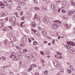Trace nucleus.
I'll return each instance as SVG.
<instances>
[{
	"label": "nucleus",
	"mask_w": 75,
	"mask_h": 75,
	"mask_svg": "<svg viewBox=\"0 0 75 75\" xmlns=\"http://www.w3.org/2000/svg\"><path fill=\"white\" fill-rule=\"evenodd\" d=\"M35 25H36V23H35V22H33L32 23V26L33 27H35Z\"/></svg>",
	"instance_id": "obj_12"
},
{
	"label": "nucleus",
	"mask_w": 75,
	"mask_h": 75,
	"mask_svg": "<svg viewBox=\"0 0 75 75\" xmlns=\"http://www.w3.org/2000/svg\"><path fill=\"white\" fill-rule=\"evenodd\" d=\"M9 21H11L12 23V25L13 26H15L16 24H17V23L16 21V20H13V19L11 18H10L9 19Z\"/></svg>",
	"instance_id": "obj_3"
},
{
	"label": "nucleus",
	"mask_w": 75,
	"mask_h": 75,
	"mask_svg": "<svg viewBox=\"0 0 75 75\" xmlns=\"http://www.w3.org/2000/svg\"><path fill=\"white\" fill-rule=\"evenodd\" d=\"M35 9L36 10H40V8L37 7L35 8Z\"/></svg>",
	"instance_id": "obj_23"
},
{
	"label": "nucleus",
	"mask_w": 75,
	"mask_h": 75,
	"mask_svg": "<svg viewBox=\"0 0 75 75\" xmlns=\"http://www.w3.org/2000/svg\"><path fill=\"white\" fill-rule=\"evenodd\" d=\"M7 36L8 37H11L10 38V39L11 41H16V37L12 35L11 32L8 33Z\"/></svg>",
	"instance_id": "obj_1"
},
{
	"label": "nucleus",
	"mask_w": 75,
	"mask_h": 75,
	"mask_svg": "<svg viewBox=\"0 0 75 75\" xmlns=\"http://www.w3.org/2000/svg\"><path fill=\"white\" fill-rule=\"evenodd\" d=\"M57 4H60V3H61V2L59 1H57Z\"/></svg>",
	"instance_id": "obj_51"
},
{
	"label": "nucleus",
	"mask_w": 75,
	"mask_h": 75,
	"mask_svg": "<svg viewBox=\"0 0 75 75\" xmlns=\"http://www.w3.org/2000/svg\"><path fill=\"white\" fill-rule=\"evenodd\" d=\"M55 6H54V4H52L51 5V7H52V9L54 8Z\"/></svg>",
	"instance_id": "obj_30"
},
{
	"label": "nucleus",
	"mask_w": 75,
	"mask_h": 75,
	"mask_svg": "<svg viewBox=\"0 0 75 75\" xmlns=\"http://www.w3.org/2000/svg\"><path fill=\"white\" fill-rule=\"evenodd\" d=\"M52 8V9L53 10H54V11H56V10H57V8L55 7V6L54 7V8Z\"/></svg>",
	"instance_id": "obj_33"
},
{
	"label": "nucleus",
	"mask_w": 75,
	"mask_h": 75,
	"mask_svg": "<svg viewBox=\"0 0 75 75\" xmlns=\"http://www.w3.org/2000/svg\"><path fill=\"white\" fill-rule=\"evenodd\" d=\"M0 59H3V60H6V57L2 56L0 58Z\"/></svg>",
	"instance_id": "obj_18"
},
{
	"label": "nucleus",
	"mask_w": 75,
	"mask_h": 75,
	"mask_svg": "<svg viewBox=\"0 0 75 75\" xmlns=\"http://www.w3.org/2000/svg\"><path fill=\"white\" fill-rule=\"evenodd\" d=\"M25 32H26V33H28L29 30H28L26 29V30H25Z\"/></svg>",
	"instance_id": "obj_43"
},
{
	"label": "nucleus",
	"mask_w": 75,
	"mask_h": 75,
	"mask_svg": "<svg viewBox=\"0 0 75 75\" xmlns=\"http://www.w3.org/2000/svg\"><path fill=\"white\" fill-rule=\"evenodd\" d=\"M13 58L14 61H19V60H20V57H19V56H16L14 57Z\"/></svg>",
	"instance_id": "obj_5"
},
{
	"label": "nucleus",
	"mask_w": 75,
	"mask_h": 75,
	"mask_svg": "<svg viewBox=\"0 0 75 75\" xmlns=\"http://www.w3.org/2000/svg\"><path fill=\"white\" fill-rule=\"evenodd\" d=\"M16 48H17L18 50H20V49H21V48H20V47L18 46H16Z\"/></svg>",
	"instance_id": "obj_39"
},
{
	"label": "nucleus",
	"mask_w": 75,
	"mask_h": 75,
	"mask_svg": "<svg viewBox=\"0 0 75 75\" xmlns=\"http://www.w3.org/2000/svg\"><path fill=\"white\" fill-rule=\"evenodd\" d=\"M68 45H75V44L74 42H67Z\"/></svg>",
	"instance_id": "obj_6"
},
{
	"label": "nucleus",
	"mask_w": 75,
	"mask_h": 75,
	"mask_svg": "<svg viewBox=\"0 0 75 75\" xmlns=\"http://www.w3.org/2000/svg\"><path fill=\"white\" fill-rule=\"evenodd\" d=\"M41 9L43 11H45L47 10V8H45L44 6L41 7Z\"/></svg>",
	"instance_id": "obj_11"
},
{
	"label": "nucleus",
	"mask_w": 75,
	"mask_h": 75,
	"mask_svg": "<svg viewBox=\"0 0 75 75\" xmlns=\"http://www.w3.org/2000/svg\"><path fill=\"white\" fill-rule=\"evenodd\" d=\"M24 19H25L24 17H22L21 18V20H24Z\"/></svg>",
	"instance_id": "obj_45"
},
{
	"label": "nucleus",
	"mask_w": 75,
	"mask_h": 75,
	"mask_svg": "<svg viewBox=\"0 0 75 75\" xmlns=\"http://www.w3.org/2000/svg\"><path fill=\"white\" fill-rule=\"evenodd\" d=\"M53 64L55 67H57V66H58V63L57 62V63H55V62H54Z\"/></svg>",
	"instance_id": "obj_26"
},
{
	"label": "nucleus",
	"mask_w": 75,
	"mask_h": 75,
	"mask_svg": "<svg viewBox=\"0 0 75 75\" xmlns=\"http://www.w3.org/2000/svg\"><path fill=\"white\" fill-rule=\"evenodd\" d=\"M27 49H24V50H23V52L24 53L27 52Z\"/></svg>",
	"instance_id": "obj_28"
},
{
	"label": "nucleus",
	"mask_w": 75,
	"mask_h": 75,
	"mask_svg": "<svg viewBox=\"0 0 75 75\" xmlns=\"http://www.w3.org/2000/svg\"><path fill=\"white\" fill-rule=\"evenodd\" d=\"M32 61H35V57H33V56H32Z\"/></svg>",
	"instance_id": "obj_29"
},
{
	"label": "nucleus",
	"mask_w": 75,
	"mask_h": 75,
	"mask_svg": "<svg viewBox=\"0 0 75 75\" xmlns=\"http://www.w3.org/2000/svg\"><path fill=\"white\" fill-rule=\"evenodd\" d=\"M38 28L39 31H42V29H41V27H40Z\"/></svg>",
	"instance_id": "obj_48"
},
{
	"label": "nucleus",
	"mask_w": 75,
	"mask_h": 75,
	"mask_svg": "<svg viewBox=\"0 0 75 75\" xmlns=\"http://www.w3.org/2000/svg\"><path fill=\"white\" fill-rule=\"evenodd\" d=\"M69 67L71 69H72L73 68V67L71 66H70Z\"/></svg>",
	"instance_id": "obj_64"
},
{
	"label": "nucleus",
	"mask_w": 75,
	"mask_h": 75,
	"mask_svg": "<svg viewBox=\"0 0 75 75\" xmlns=\"http://www.w3.org/2000/svg\"><path fill=\"white\" fill-rule=\"evenodd\" d=\"M37 20H38V21H39V22H40V18H39L38 17Z\"/></svg>",
	"instance_id": "obj_53"
},
{
	"label": "nucleus",
	"mask_w": 75,
	"mask_h": 75,
	"mask_svg": "<svg viewBox=\"0 0 75 75\" xmlns=\"http://www.w3.org/2000/svg\"><path fill=\"white\" fill-rule=\"evenodd\" d=\"M16 55V54L15 53H13L12 55L10 57V58H14L15 57V56Z\"/></svg>",
	"instance_id": "obj_9"
},
{
	"label": "nucleus",
	"mask_w": 75,
	"mask_h": 75,
	"mask_svg": "<svg viewBox=\"0 0 75 75\" xmlns=\"http://www.w3.org/2000/svg\"><path fill=\"white\" fill-rule=\"evenodd\" d=\"M54 22H55V24L52 25V28H53V29H56L57 28V27H58L59 25V24L58 23H59L61 24L62 22L58 21H55Z\"/></svg>",
	"instance_id": "obj_2"
},
{
	"label": "nucleus",
	"mask_w": 75,
	"mask_h": 75,
	"mask_svg": "<svg viewBox=\"0 0 75 75\" xmlns=\"http://www.w3.org/2000/svg\"><path fill=\"white\" fill-rule=\"evenodd\" d=\"M25 16L27 18H29L30 17V14L26 13L25 14Z\"/></svg>",
	"instance_id": "obj_15"
},
{
	"label": "nucleus",
	"mask_w": 75,
	"mask_h": 75,
	"mask_svg": "<svg viewBox=\"0 0 75 75\" xmlns=\"http://www.w3.org/2000/svg\"><path fill=\"white\" fill-rule=\"evenodd\" d=\"M55 57L56 58H58V55L57 54V55H55Z\"/></svg>",
	"instance_id": "obj_56"
},
{
	"label": "nucleus",
	"mask_w": 75,
	"mask_h": 75,
	"mask_svg": "<svg viewBox=\"0 0 75 75\" xmlns=\"http://www.w3.org/2000/svg\"><path fill=\"white\" fill-rule=\"evenodd\" d=\"M73 54H75V50L74 49V50H73Z\"/></svg>",
	"instance_id": "obj_60"
},
{
	"label": "nucleus",
	"mask_w": 75,
	"mask_h": 75,
	"mask_svg": "<svg viewBox=\"0 0 75 75\" xmlns=\"http://www.w3.org/2000/svg\"><path fill=\"white\" fill-rule=\"evenodd\" d=\"M74 49H71L70 50V52L71 53V54H73V51H74Z\"/></svg>",
	"instance_id": "obj_27"
},
{
	"label": "nucleus",
	"mask_w": 75,
	"mask_h": 75,
	"mask_svg": "<svg viewBox=\"0 0 75 75\" xmlns=\"http://www.w3.org/2000/svg\"><path fill=\"white\" fill-rule=\"evenodd\" d=\"M18 3L20 5H21L22 6H23L25 5L26 4L25 2H21L19 1L18 2Z\"/></svg>",
	"instance_id": "obj_7"
},
{
	"label": "nucleus",
	"mask_w": 75,
	"mask_h": 75,
	"mask_svg": "<svg viewBox=\"0 0 75 75\" xmlns=\"http://www.w3.org/2000/svg\"><path fill=\"white\" fill-rule=\"evenodd\" d=\"M69 14L70 15H72V14L73 13L72 12H70V11H69Z\"/></svg>",
	"instance_id": "obj_46"
},
{
	"label": "nucleus",
	"mask_w": 75,
	"mask_h": 75,
	"mask_svg": "<svg viewBox=\"0 0 75 75\" xmlns=\"http://www.w3.org/2000/svg\"><path fill=\"white\" fill-rule=\"evenodd\" d=\"M64 19H67V16H63V17Z\"/></svg>",
	"instance_id": "obj_35"
},
{
	"label": "nucleus",
	"mask_w": 75,
	"mask_h": 75,
	"mask_svg": "<svg viewBox=\"0 0 75 75\" xmlns=\"http://www.w3.org/2000/svg\"><path fill=\"white\" fill-rule=\"evenodd\" d=\"M55 40H53L52 41V44H55Z\"/></svg>",
	"instance_id": "obj_40"
},
{
	"label": "nucleus",
	"mask_w": 75,
	"mask_h": 75,
	"mask_svg": "<svg viewBox=\"0 0 75 75\" xmlns=\"http://www.w3.org/2000/svg\"><path fill=\"white\" fill-rule=\"evenodd\" d=\"M62 13H65V11L64 9L62 10Z\"/></svg>",
	"instance_id": "obj_59"
},
{
	"label": "nucleus",
	"mask_w": 75,
	"mask_h": 75,
	"mask_svg": "<svg viewBox=\"0 0 75 75\" xmlns=\"http://www.w3.org/2000/svg\"><path fill=\"white\" fill-rule=\"evenodd\" d=\"M36 18H37V15L35 14V16L34 18V20L36 19Z\"/></svg>",
	"instance_id": "obj_49"
},
{
	"label": "nucleus",
	"mask_w": 75,
	"mask_h": 75,
	"mask_svg": "<svg viewBox=\"0 0 75 75\" xmlns=\"http://www.w3.org/2000/svg\"><path fill=\"white\" fill-rule=\"evenodd\" d=\"M23 40H24L23 42H25V41H27V39H26V38H23Z\"/></svg>",
	"instance_id": "obj_34"
},
{
	"label": "nucleus",
	"mask_w": 75,
	"mask_h": 75,
	"mask_svg": "<svg viewBox=\"0 0 75 75\" xmlns=\"http://www.w3.org/2000/svg\"><path fill=\"white\" fill-rule=\"evenodd\" d=\"M42 32H41V33L43 35H45V34H46V31L44 30V29H42Z\"/></svg>",
	"instance_id": "obj_8"
},
{
	"label": "nucleus",
	"mask_w": 75,
	"mask_h": 75,
	"mask_svg": "<svg viewBox=\"0 0 75 75\" xmlns=\"http://www.w3.org/2000/svg\"><path fill=\"white\" fill-rule=\"evenodd\" d=\"M43 22L45 23V24H47L48 23V19H47V16H45L43 19Z\"/></svg>",
	"instance_id": "obj_4"
},
{
	"label": "nucleus",
	"mask_w": 75,
	"mask_h": 75,
	"mask_svg": "<svg viewBox=\"0 0 75 75\" xmlns=\"http://www.w3.org/2000/svg\"><path fill=\"white\" fill-rule=\"evenodd\" d=\"M13 44V42H10L9 43H8V44Z\"/></svg>",
	"instance_id": "obj_63"
},
{
	"label": "nucleus",
	"mask_w": 75,
	"mask_h": 75,
	"mask_svg": "<svg viewBox=\"0 0 75 75\" xmlns=\"http://www.w3.org/2000/svg\"><path fill=\"white\" fill-rule=\"evenodd\" d=\"M8 27L9 28H10V29H13V28H12V27L11 26H9Z\"/></svg>",
	"instance_id": "obj_57"
},
{
	"label": "nucleus",
	"mask_w": 75,
	"mask_h": 75,
	"mask_svg": "<svg viewBox=\"0 0 75 75\" xmlns=\"http://www.w3.org/2000/svg\"><path fill=\"white\" fill-rule=\"evenodd\" d=\"M2 15L3 17H4V16H6L7 15V12H2Z\"/></svg>",
	"instance_id": "obj_13"
},
{
	"label": "nucleus",
	"mask_w": 75,
	"mask_h": 75,
	"mask_svg": "<svg viewBox=\"0 0 75 75\" xmlns=\"http://www.w3.org/2000/svg\"><path fill=\"white\" fill-rule=\"evenodd\" d=\"M18 8H20V6H19L18 7V8H17L18 10H20V8L18 9Z\"/></svg>",
	"instance_id": "obj_52"
},
{
	"label": "nucleus",
	"mask_w": 75,
	"mask_h": 75,
	"mask_svg": "<svg viewBox=\"0 0 75 75\" xmlns=\"http://www.w3.org/2000/svg\"><path fill=\"white\" fill-rule=\"evenodd\" d=\"M44 73L45 75H47L48 74V72L47 71H45L44 72Z\"/></svg>",
	"instance_id": "obj_50"
},
{
	"label": "nucleus",
	"mask_w": 75,
	"mask_h": 75,
	"mask_svg": "<svg viewBox=\"0 0 75 75\" xmlns=\"http://www.w3.org/2000/svg\"><path fill=\"white\" fill-rule=\"evenodd\" d=\"M28 40L29 42H31V39L29 38H28Z\"/></svg>",
	"instance_id": "obj_62"
},
{
	"label": "nucleus",
	"mask_w": 75,
	"mask_h": 75,
	"mask_svg": "<svg viewBox=\"0 0 75 75\" xmlns=\"http://www.w3.org/2000/svg\"><path fill=\"white\" fill-rule=\"evenodd\" d=\"M8 40H5L4 41V43L5 45H7V44H8Z\"/></svg>",
	"instance_id": "obj_10"
},
{
	"label": "nucleus",
	"mask_w": 75,
	"mask_h": 75,
	"mask_svg": "<svg viewBox=\"0 0 75 75\" xmlns=\"http://www.w3.org/2000/svg\"><path fill=\"white\" fill-rule=\"evenodd\" d=\"M25 57L28 58L29 60H30V59H31V58L30 57V54H27L26 55Z\"/></svg>",
	"instance_id": "obj_16"
},
{
	"label": "nucleus",
	"mask_w": 75,
	"mask_h": 75,
	"mask_svg": "<svg viewBox=\"0 0 75 75\" xmlns=\"http://www.w3.org/2000/svg\"><path fill=\"white\" fill-rule=\"evenodd\" d=\"M38 47H35V50H38Z\"/></svg>",
	"instance_id": "obj_58"
},
{
	"label": "nucleus",
	"mask_w": 75,
	"mask_h": 75,
	"mask_svg": "<svg viewBox=\"0 0 75 75\" xmlns=\"http://www.w3.org/2000/svg\"><path fill=\"white\" fill-rule=\"evenodd\" d=\"M22 52H17V54L18 55H21L22 54Z\"/></svg>",
	"instance_id": "obj_19"
},
{
	"label": "nucleus",
	"mask_w": 75,
	"mask_h": 75,
	"mask_svg": "<svg viewBox=\"0 0 75 75\" xmlns=\"http://www.w3.org/2000/svg\"><path fill=\"white\" fill-rule=\"evenodd\" d=\"M34 3L35 4H38V2L35 0L34 1Z\"/></svg>",
	"instance_id": "obj_38"
},
{
	"label": "nucleus",
	"mask_w": 75,
	"mask_h": 75,
	"mask_svg": "<svg viewBox=\"0 0 75 75\" xmlns=\"http://www.w3.org/2000/svg\"><path fill=\"white\" fill-rule=\"evenodd\" d=\"M33 44L35 45H37V42L36 41H34L33 42Z\"/></svg>",
	"instance_id": "obj_36"
},
{
	"label": "nucleus",
	"mask_w": 75,
	"mask_h": 75,
	"mask_svg": "<svg viewBox=\"0 0 75 75\" xmlns=\"http://www.w3.org/2000/svg\"><path fill=\"white\" fill-rule=\"evenodd\" d=\"M60 72H64V69L63 68L61 69L60 70Z\"/></svg>",
	"instance_id": "obj_22"
},
{
	"label": "nucleus",
	"mask_w": 75,
	"mask_h": 75,
	"mask_svg": "<svg viewBox=\"0 0 75 75\" xmlns=\"http://www.w3.org/2000/svg\"><path fill=\"white\" fill-rule=\"evenodd\" d=\"M37 65L36 64H32L30 66V67H36Z\"/></svg>",
	"instance_id": "obj_25"
},
{
	"label": "nucleus",
	"mask_w": 75,
	"mask_h": 75,
	"mask_svg": "<svg viewBox=\"0 0 75 75\" xmlns=\"http://www.w3.org/2000/svg\"><path fill=\"white\" fill-rule=\"evenodd\" d=\"M63 35L64 37H65L66 36V34H65V33H63Z\"/></svg>",
	"instance_id": "obj_47"
},
{
	"label": "nucleus",
	"mask_w": 75,
	"mask_h": 75,
	"mask_svg": "<svg viewBox=\"0 0 75 75\" xmlns=\"http://www.w3.org/2000/svg\"><path fill=\"white\" fill-rule=\"evenodd\" d=\"M41 61L42 62V64H44V63L45 62V60H44V59H41Z\"/></svg>",
	"instance_id": "obj_24"
},
{
	"label": "nucleus",
	"mask_w": 75,
	"mask_h": 75,
	"mask_svg": "<svg viewBox=\"0 0 75 75\" xmlns=\"http://www.w3.org/2000/svg\"><path fill=\"white\" fill-rule=\"evenodd\" d=\"M66 5V2L65 1H63L62 2V6L64 7Z\"/></svg>",
	"instance_id": "obj_14"
},
{
	"label": "nucleus",
	"mask_w": 75,
	"mask_h": 75,
	"mask_svg": "<svg viewBox=\"0 0 75 75\" xmlns=\"http://www.w3.org/2000/svg\"><path fill=\"white\" fill-rule=\"evenodd\" d=\"M3 12L0 13V17H3Z\"/></svg>",
	"instance_id": "obj_31"
},
{
	"label": "nucleus",
	"mask_w": 75,
	"mask_h": 75,
	"mask_svg": "<svg viewBox=\"0 0 75 75\" xmlns=\"http://www.w3.org/2000/svg\"><path fill=\"white\" fill-rule=\"evenodd\" d=\"M6 6L8 8H11V5L10 4H7Z\"/></svg>",
	"instance_id": "obj_17"
},
{
	"label": "nucleus",
	"mask_w": 75,
	"mask_h": 75,
	"mask_svg": "<svg viewBox=\"0 0 75 75\" xmlns=\"http://www.w3.org/2000/svg\"><path fill=\"white\" fill-rule=\"evenodd\" d=\"M37 35L38 37H39L40 36V35H41V34H40V33H38L37 34Z\"/></svg>",
	"instance_id": "obj_41"
},
{
	"label": "nucleus",
	"mask_w": 75,
	"mask_h": 75,
	"mask_svg": "<svg viewBox=\"0 0 75 75\" xmlns=\"http://www.w3.org/2000/svg\"><path fill=\"white\" fill-rule=\"evenodd\" d=\"M19 45L20 46V47H24V44L23 43H21Z\"/></svg>",
	"instance_id": "obj_21"
},
{
	"label": "nucleus",
	"mask_w": 75,
	"mask_h": 75,
	"mask_svg": "<svg viewBox=\"0 0 75 75\" xmlns=\"http://www.w3.org/2000/svg\"><path fill=\"white\" fill-rule=\"evenodd\" d=\"M32 69V68H30L28 69V72H30V71H31Z\"/></svg>",
	"instance_id": "obj_37"
},
{
	"label": "nucleus",
	"mask_w": 75,
	"mask_h": 75,
	"mask_svg": "<svg viewBox=\"0 0 75 75\" xmlns=\"http://www.w3.org/2000/svg\"><path fill=\"white\" fill-rule=\"evenodd\" d=\"M3 21L2 20H0V26H1L2 25H3Z\"/></svg>",
	"instance_id": "obj_20"
},
{
	"label": "nucleus",
	"mask_w": 75,
	"mask_h": 75,
	"mask_svg": "<svg viewBox=\"0 0 75 75\" xmlns=\"http://www.w3.org/2000/svg\"><path fill=\"white\" fill-rule=\"evenodd\" d=\"M69 74H71V70L70 69L67 70Z\"/></svg>",
	"instance_id": "obj_32"
},
{
	"label": "nucleus",
	"mask_w": 75,
	"mask_h": 75,
	"mask_svg": "<svg viewBox=\"0 0 75 75\" xmlns=\"http://www.w3.org/2000/svg\"><path fill=\"white\" fill-rule=\"evenodd\" d=\"M32 30L33 31V32H34V33H36V30L33 29V28H32Z\"/></svg>",
	"instance_id": "obj_42"
},
{
	"label": "nucleus",
	"mask_w": 75,
	"mask_h": 75,
	"mask_svg": "<svg viewBox=\"0 0 75 75\" xmlns=\"http://www.w3.org/2000/svg\"><path fill=\"white\" fill-rule=\"evenodd\" d=\"M68 25L67 24H66L64 25V26H65V27L67 28H68Z\"/></svg>",
	"instance_id": "obj_44"
},
{
	"label": "nucleus",
	"mask_w": 75,
	"mask_h": 75,
	"mask_svg": "<svg viewBox=\"0 0 75 75\" xmlns=\"http://www.w3.org/2000/svg\"><path fill=\"white\" fill-rule=\"evenodd\" d=\"M71 5H72V6H74V5H75V3L73 2V3L71 4Z\"/></svg>",
	"instance_id": "obj_54"
},
{
	"label": "nucleus",
	"mask_w": 75,
	"mask_h": 75,
	"mask_svg": "<svg viewBox=\"0 0 75 75\" xmlns=\"http://www.w3.org/2000/svg\"><path fill=\"white\" fill-rule=\"evenodd\" d=\"M23 23H23V22H22V23H21V27H22L23 26Z\"/></svg>",
	"instance_id": "obj_55"
},
{
	"label": "nucleus",
	"mask_w": 75,
	"mask_h": 75,
	"mask_svg": "<svg viewBox=\"0 0 75 75\" xmlns=\"http://www.w3.org/2000/svg\"><path fill=\"white\" fill-rule=\"evenodd\" d=\"M9 73L11 75H12V74H13V73L11 71L9 72Z\"/></svg>",
	"instance_id": "obj_61"
}]
</instances>
